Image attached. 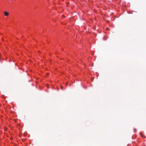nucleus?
I'll use <instances>...</instances> for the list:
<instances>
[{
    "instance_id": "obj_2",
    "label": "nucleus",
    "mask_w": 146,
    "mask_h": 146,
    "mask_svg": "<svg viewBox=\"0 0 146 146\" xmlns=\"http://www.w3.org/2000/svg\"><path fill=\"white\" fill-rule=\"evenodd\" d=\"M140 135H141V136H142V137H145V136L143 135H142V134L141 133H140Z\"/></svg>"
},
{
    "instance_id": "obj_1",
    "label": "nucleus",
    "mask_w": 146,
    "mask_h": 146,
    "mask_svg": "<svg viewBox=\"0 0 146 146\" xmlns=\"http://www.w3.org/2000/svg\"><path fill=\"white\" fill-rule=\"evenodd\" d=\"M4 14L5 16H8L9 15V13L8 12L5 11L4 12Z\"/></svg>"
},
{
    "instance_id": "obj_3",
    "label": "nucleus",
    "mask_w": 146,
    "mask_h": 146,
    "mask_svg": "<svg viewBox=\"0 0 146 146\" xmlns=\"http://www.w3.org/2000/svg\"><path fill=\"white\" fill-rule=\"evenodd\" d=\"M61 88L62 89V87H61Z\"/></svg>"
}]
</instances>
